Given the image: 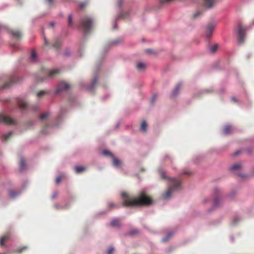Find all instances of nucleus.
<instances>
[{
  "label": "nucleus",
  "instance_id": "6e6d98bb",
  "mask_svg": "<svg viewBox=\"0 0 254 254\" xmlns=\"http://www.w3.org/2000/svg\"><path fill=\"white\" fill-rule=\"evenodd\" d=\"M232 100L235 101H236V99L235 98H232Z\"/></svg>",
  "mask_w": 254,
  "mask_h": 254
},
{
  "label": "nucleus",
  "instance_id": "1a4fd4ad",
  "mask_svg": "<svg viewBox=\"0 0 254 254\" xmlns=\"http://www.w3.org/2000/svg\"><path fill=\"white\" fill-rule=\"evenodd\" d=\"M18 81V80L16 79L15 77H12L10 79V81L9 82H6L4 83L2 86L0 87V89H6L9 88L14 83H15Z\"/></svg>",
  "mask_w": 254,
  "mask_h": 254
},
{
  "label": "nucleus",
  "instance_id": "5fc2aeb1",
  "mask_svg": "<svg viewBox=\"0 0 254 254\" xmlns=\"http://www.w3.org/2000/svg\"><path fill=\"white\" fill-rule=\"evenodd\" d=\"M239 153H240V151H238L236 152L235 155H237V154H238Z\"/></svg>",
  "mask_w": 254,
  "mask_h": 254
},
{
  "label": "nucleus",
  "instance_id": "473e14b6",
  "mask_svg": "<svg viewBox=\"0 0 254 254\" xmlns=\"http://www.w3.org/2000/svg\"><path fill=\"white\" fill-rule=\"evenodd\" d=\"M46 93H47V91L46 90H42L39 92L37 93V96L38 97H41L43 96V95H45Z\"/></svg>",
  "mask_w": 254,
  "mask_h": 254
},
{
  "label": "nucleus",
  "instance_id": "6ab92c4d",
  "mask_svg": "<svg viewBox=\"0 0 254 254\" xmlns=\"http://www.w3.org/2000/svg\"><path fill=\"white\" fill-rule=\"evenodd\" d=\"M123 42V40L122 38H118L111 41L110 42V44L112 46H116L122 43Z\"/></svg>",
  "mask_w": 254,
  "mask_h": 254
},
{
  "label": "nucleus",
  "instance_id": "412c9836",
  "mask_svg": "<svg viewBox=\"0 0 254 254\" xmlns=\"http://www.w3.org/2000/svg\"><path fill=\"white\" fill-rule=\"evenodd\" d=\"M86 170V167L83 166H75L74 167L75 172L78 174Z\"/></svg>",
  "mask_w": 254,
  "mask_h": 254
},
{
  "label": "nucleus",
  "instance_id": "20e7f679",
  "mask_svg": "<svg viewBox=\"0 0 254 254\" xmlns=\"http://www.w3.org/2000/svg\"><path fill=\"white\" fill-rule=\"evenodd\" d=\"M214 201L213 205L215 207L219 206L222 202V199L221 198L220 190L217 188H215L213 191Z\"/></svg>",
  "mask_w": 254,
  "mask_h": 254
},
{
  "label": "nucleus",
  "instance_id": "c03bdc74",
  "mask_svg": "<svg viewBox=\"0 0 254 254\" xmlns=\"http://www.w3.org/2000/svg\"><path fill=\"white\" fill-rule=\"evenodd\" d=\"M27 248V247H23L21 248H19L18 249V252L21 253L23 250H26Z\"/></svg>",
  "mask_w": 254,
  "mask_h": 254
},
{
  "label": "nucleus",
  "instance_id": "6e6552de",
  "mask_svg": "<svg viewBox=\"0 0 254 254\" xmlns=\"http://www.w3.org/2000/svg\"><path fill=\"white\" fill-rule=\"evenodd\" d=\"M70 85L65 82H62L59 84L58 85L57 88L55 91L56 94H59L62 91L64 90H67L70 88Z\"/></svg>",
  "mask_w": 254,
  "mask_h": 254
},
{
  "label": "nucleus",
  "instance_id": "79ce46f5",
  "mask_svg": "<svg viewBox=\"0 0 254 254\" xmlns=\"http://www.w3.org/2000/svg\"><path fill=\"white\" fill-rule=\"evenodd\" d=\"M202 12L200 11H197L196 13H195L194 14H193V17L194 18H196L198 16H199V15L201 14Z\"/></svg>",
  "mask_w": 254,
  "mask_h": 254
},
{
  "label": "nucleus",
  "instance_id": "e433bc0d",
  "mask_svg": "<svg viewBox=\"0 0 254 254\" xmlns=\"http://www.w3.org/2000/svg\"><path fill=\"white\" fill-rule=\"evenodd\" d=\"M87 4V2H81L79 4V8L81 9H83V8H84L86 7Z\"/></svg>",
  "mask_w": 254,
  "mask_h": 254
},
{
  "label": "nucleus",
  "instance_id": "dca6fc26",
  "mask_svg": "<svg viewBox=\"0 0 254 254\" xmlns=\"http://www.w3.org/2000/svg\"><path fill=\"white\" fill-rule=\"evenodd\" d=\"M60 73V70L58 69H54L50 70L48 71V76L49 77H54L56 75Z\"/></svg>",
  "mask_w": 254,
  "mask_h": 254
},
{
  "label": "nucleus",
  "instance_id": "bb28decb",
  "mask_svg": "<svg viewBox=\"0 0 254 254\" xmlns=\"http://www.w3.org/2000/svg\"><path fill=\"white\" fill-rule=\"evenodd\" d=\"M61 46V42L59 40H57L53 45V47L56 49H59Z\"/></svg>",
  "mask_w": 254,
  "mask_h": 254
},
{
  "label": "nucleus",
  "instance_id": "7ed1b4c3",
  "mask_svg": "<svg viewBox=\"0 0 254 254\" xmlns=\"http://www.w3.org/2000/svg\"><path fill=\"white\" fill-rule=\"evenodd\" d=\"M93 19L88 16L83 17L81 21V26L85 32H88L92 27Z\"/></svg>",
  "mask_w": 254,
  "mask_h": 254
},
{
  "label": "nucleus",
  "instance_id": "ea45409f",
  "mask_svg": "<svg viewBox=\"0 0 254 254\" xmlns=\"http://www.w3.org/2000/svg\"><path fill=\"white\" fill-rule=\"evenodd\" d=\"M36 57L37 55L36 52L35 51H33L31 54V59L32 60H35L36 59Z\"/></svg>",
  "mask_w": 254,
  "mask_h": 254
},
{
  "label": "nucleus",
  "instance_id": "58836bf2",
  "mask_svg": "<svg viewBox=\"0 0 254 254\" xmlns=\"http://www.w3.org/2000/svg\"><path fill=\"white\" fill-rule=\"evenodd\" d=\"M49 114L48 113H44L41 115L40 119L41 120H44L46 119L49 116Z\"/></svg>",
  "mask_w": 254,
  "mask_h": 254
},
{
  "label": "nucleus",
  "instance_id": "f8f14e48",
  "mask_svg": "<svg viewBox=\"0 0 254 254\" xmlns=\"http://www.w3.org/2000/svg\"><path fill=\"white\" fill-rule=\"evenodd\" d=\"M232 131V127L231 126L226 125L224 127L222 132L224 134L227 135L230 134Z\"/></svg>",
  "mask_w": 254,
  "mask_h": 254
},
{
  "label": "nucleus",
  "instance_id": "5701e85b",
  "mask_svg": "<svg viewBox=\"0 0 254 254\" xmlns=\"http://www.w3.org/2000/svg\"><path fill=\"white\" fill-rule=\"evenodd\" d=\"M108 207L110 209L118 208L120 206V204H116L114 202H109L108 204Z\"/></svg>",
  "mask_w": 254,
  "mask_h": 254
},
{
  "label": "nucleus",
  "instance_id": "a19ab883",
  "mask_svg": "<svg viewBox=\"0 0 254 254\" xmlns=\"http://www.w3.org/2000/svg\"><path fill=\"white\" fill-rule=\"evenodd\" d=\"M114 251V249L113 248H110L107 251V254H112Z\"/></svg>",
  "mask_w": 254,
  "mask_h": 254
},
{
  "label": "nucleus",
  "instance_id": "603ef678",
  "mask_svg": "<svg viewBox=\"0 0 254 254\" xmlns=\"http://www.w3.org/2000/svg\"><path fill=\"white\" fill-rule=\"evenodd\" d=\"M122 0H119L118 1V4H119V6H120V5L122 4Z\"/></svg>",
  "mask_w": 254,
  "mask_h": 254
},
{
  "label": "nucleus",
  "instance_id": "ddd939ff",
  "mask_svg": "<svg viewBox=\"0 0 254 254\" xmlns=\"http://www.w3.org/2000/svg\"><path fill=\"white\" fill-rule=\"evenodd\" d=\"M136 67L139 71L141 72L145 70L146 65L144 63L139 62L137 64Z\"/></svg>",
  "mask_w": 254,
  "mask_h": 254
},
{
  "label": "nucleus",
  "instance_id": "4c0bfd02",
  "mask_svg": "<svg viewBox=\"0 0 254 254\" xmlns=\"http://www.w3.org/2000/svg\"><path fill=\"white\" fill-rule=\"evenodd\" d=\"M172 235H173V234H171V233H169V234H168L167 235V236L165 238H163V239H162V242H167V241H168V240H169V238H170L172 236Z\"/></svg>",
  "mask_w": 254,
  "mask_h": 254
},
{
  "label": "nucleus",
  "instance_id": "aec40b11",
  "mask_svg": "<svg viewBox=\"0 0 254 254\" xmlns=\"http://www.w3.org/2000/svg\"><path fill=\"white\" fill-rule=\"evenodd\" d=\"M147 125L146 122L145 121H143L141 124L140 130L143 132H145L147 130Z\"/></svg>",
  "mask_w": 254,
  "mask_h": 254
},
{
  "label": "nucleus",
  "instance_id": "09e8293b",
  "mask_svg": "<svg viewBox=\"0 0 254 254\" xmlns=\"http://www.w3.org/2000/svg\"><path fill=\"white\" fill-rule=\"evenodd\" d=\"M44 41H45V44L46 46H47L48 44V40L46 38V37H44Z\"/></svg>",
  "mask_w": 254,
  "mask_h": 254
},
{
  "label": "nucleus",
  "instance_id": "2eb2a0df",
  "mask_svg": "<svg viewBox=\"0 0 254 254\" xmlns=\"http://www.w3.org/2000/svg\"><path fill=\"white\" fill-rule=\"evenodd\" d=\"M122 222L120 219H115L111 221V225L114 227H119L121 226Z\"/></svg>",
  "mask_w": 254,
  "mask_h": 254
},
{
  "label": "nucleus",
  "instance_id": "39448f33",
  "mask_svg": "<svg viewBox=\"0 0 254 254\" xmlns=\"http://www.w3.org/2000/svg\"><path fill=\"white\" fill-rule=\"evenodd\" d=\"M216 27V24L213 22L209 23L206 27L205 30V36L207 39H209L212 34L213 31L214 30Z\"/></svg>",
  "mask_w": 254,
  "mask_h": 254
},
{
  "label": "nucleus",
  "instance_id": "4d7b16f0",
  "mask_svg": "<svg viewBox=\"0 0 254 254\" xmlns=\"http://www.w3.org/2000/svg\"><path fill=\"white\" fill-rule=\"evenodd\" d=\"M189 173L188 172H185L184 174H188Z\"/></svg>",
  "mask_w": 254,
  "mask_h": 254
},
{
  "label": "nucleus",
  "instance_id": "b1692460",
  "mask_svg": "<svg viewBox=\"0 0 254 254\" xmlns=\"http://www.w3.org/2000/svg\"><path fill=\"white\" fill-rule=\"evenodd\" d=\"M181 84H178L177 85V86H176V87L175 88L174 90H173V95L174 96H176V95L178 94V93H179L180 89H181Z\"/></svg>",
  "mask_w": 254,
  "mask_h": 254
},
{
  "label": "nucleus",
  "instance_id": "f257e3e1",
  "mask_svg": "<svg viewBox=\"0 0 254 254\" xmlns=\"http://www.w3.org/2000/svg\"><path fill=\"white\" fill-rule=\"evenodd\" d=\"M153 200L145 191H141L138 194L133 197H128V207H140L152 205Z\"/></svg>",
  "mask_w": 254,
  "mask_h": 254
},
{
  "label": "nucleus",
  "instance_id": "9b49d317",
  "mask_svg": "<svg viewBox=\"0 0 254 254\" xmlns=\"http://www.w3.org/2000/svg\"><path fill=\"white\" fill-rule=\"evenodd\" d=\"M204 5L206 7L211 8L216 3L217 0H203Z\"/></svg>",
  "mask_w": 254,
  "mask_h": 254
},
{
  "label": "nucleus",
  "instance_id": "a211bd4d",
  "mask_svg": "<svg viewBox=\"0 0 254 254\" xmlns=\"http://www.w3.org/2000/svg\"><path fill=\"white\" fill-rule=\"evenodd\" d=\"M121 196L123 200L122 205L124 206H127V193L126 192H123L121 193Z\"/></svg>",
  "mask_w": 254,
  "mask_h": 254
},
{
  "label": "nucleus",
  "instance_id": "a18cd8bd",
  "mask_svg": "<svg viewBox=\"0 0 254 254\" xmlns=\"http://www.w3.org/2000/svg\"><path fill=\"white\" fill-rule=\"evenodd\" d=\"M54 0H47V2L49 5H51L53 3Z\"/></svg>",
  "mask_w": 254,
  "mask_h": 254
},
{
  "label": "nucleus",
  "instance_id": "c9c22d12",
  "mask_svg": "<svg viewBox=\"0 0 254 254\" xmlns=\"http://www.w3.org/2000/svg\"><path fill=\"white\" fill-rule=\"evenodd\" d=\"M63 177H64V176L63 175H60V176H58L56 180V184H59L61 182V181L62 180V179L63 178Z\"/></svg>",
  "mask_w": 254,
  "mask_h": 254
},
{
  "label": "nucleus",
  "instance_id": "423d86ee",
  "mask_svg": "<svg viewBox=\"0 0 254 254\" xmlns=\"http://www.w3.org/2000/svg\"><path fill=\"white\" fill-rule=\"evenodd\" d=\"M237 32L239 36V41L240 43L244 42V37L245 36V29L243 27L241 23H239L237 27Z\"/></svg>",
  "mask_w": 254,
  "mask_h": 254
},
{
  "label": "nucleus",
  "instance_id": "c756f323",
  "mask_svg": "<svg viewBox=\"0 0 254 254\" xmlns=\"http://www.w3.org/2000/svg\"><path fill=\"white\" fill-rule=\"evenodd\" d=\"M97 81H98L97 78L96 77H95L94 79V80L92 81L91 85H90V86L89 87V89H90V90L93 89V88L94 87V86H95V85L96 84V83H97Z\"/></svg>",
  "mask_w": 254,
  "mask_h": 254
},
{
  "label": "nucleus",
  "instance_id": "9d476101",
  "mask_svg": "<svg viewBox=\"0 0 254 254\" xmlns=\"http://www.w3.org/2000/svg\"><path fill=\"white\" fill-rule=\"evenodd\" d=\"M10 32L13 37L16 40H19L21 38L22 34L19 30H12Z\"/></svg>",
  "mask_w": 254,
  "mask_h": 254
},
{
  "label": "nucleus",
  "instance_id": "f704fd0d",
  "mask_svg": "<svg viewBox=\"0 0 254 254\" xmlns=\"http://www.w3.org/2000/svg\"><path fill=\"white\" fill-rule=\"evenodd\" d=\"M159 173L162 179H164L167 178L165 172L162 169L159 170Z\"/></svg>",
  "mask_w": 254,
  "mask_h": 254
},
{
  "label": "nucleus",
  "instance_id": "13d9d810",
  "mask_svg": "<svg viewBox=\"0 0 254 254\" xmlns=\"http://www.w3.org/2000/svg\"><path fill=\"white\" fill-rule=\"evenodd\" d=\"M237 223V221H236V220H235V223Z\"/></svg>",
  "mask_w": 254,
  "mask_h": 254
},
{
  "label": "nucleus",
  "instance_id": "f03ea898",
  "mask_svg": "<svg viewBox=\"0 0 254 254\" xmlns=\"http://www.w3.org/2000/svg\"><path fill=\"white\" fill-rule=\"evenodd\" d=\"M169 180L170 182V187L168 190L163 194L164 198L169 197L173 190L179 189L181 185V182L175 178H169Z\"/></svg>",
  "mask_w": 254,
  "mask_h": 254
},
{
  "label": "nucleus",
  "instance_id": "cd10ccee",
  "mask_svg": "<svg viewBox=\"0 0 254 254\" xmlns=\"http://www.w3.org/2000/svg\"><path fill=\"white\" fill-rule=\"evenodd\" d=\"M241 165L240 164H235L233 165L230 168L231 171H235L236 170H239L241 168Z\"/></svg>",
  "mask_w": 254,
  "mask_h": 254
},
{
  "label": "nucleus",
  "instance_id": "3c124183",
  "mask_svg": "<svg viewBox=\"0 0 254 254\" xmlns=\"http://www.w3.org/2000/svg\"><path fill=\"white\" fill-rule=\"evenodd\" d=\"M238 175H239L240 177H242V178H245V175H242V174H239Z\"/></svg>",
  "mask_w": 254,
  "mask_h": 254
},
{
  "label": "nucleus",
  "instance_id": "a878e982",
  "mask_svg": "<svg viewBox=\"0 0 254 254\" xmlns=\"http://www.w3.org/2000/svg\"><path fill=\"white\" fill-rule=\"evenodd\" d=\"M139 234V231L137 229H132L128 233V235L131 236H135Z\"/></svg>",
  "mask_w": 254,
  "mask_h": 254
},
{
  "label": "nucleus",
  "instance_id": "c85d7f7f",
  "mask_svg": "<svg viewBox=\"0 0 254 254\" xmlns=\"http://www.w3.org/2000/svg\"><path fill=\"white\" fill-rule=\"evenodd\" d=\"M73 25V22L72 21V16L71 14H69L68 16V26L71 27Z\"/></svg>",
  "mask_w": 254,
  "mask_h": 254
},
{
  "label": "nucleus",
  "instance_id": "4be33fe9",
  "mask_svg": "<svg viewBox=\"0 0 254 254\" xmlns=\"http://www.w3.org/2000/svg\"><path fill=\"white\" fill-rule=\"evenodd\" d=\"M18 105L21 110H24L26 108L27 104L25 101L21 100L18 102Z\"/></svg>",
  "mask_w": 254,
  "mask_h": 254
},
{
  "label": "nucleus",
  "instance_id": "49530a36",
  "mask_svg": "<svg viewBox=\"0 0 254 254\" xmlns=\"http://www.w3.org/2000/svg\"><path fill=\"white\" fill-rule=\"evenodd\" d=\"M145 51H146V53L149 54H151L153 53V51L151 49H147V50H146Z\"/></svg>",
  "mask_w": 254,
  "mask_h": 254
},
{
  "label": "nucleus",
  "instance_id": "72a5a7b5",
  "mask_svg": "<svg viewBox=\"0 0 254 254\" xmlns=\"http://www.w3.org/2000/svg\"><path fill=\"white\" fill-rule=\"evenodd\" d=\"M217 48H218V45L215 44L213 46L211 47V48H210V50L211 52L214 53L217 50Z\"/></svg>",
  "mask_w": 254,
  "mask_h": 254
},
{
  "label": "nucleus",
  "instance_id": "393cba45",
  "mask_svg": "<svg viewBox=\"0 0 254 254\" xmlns=\"http://www.w3.org/2000/svg\"><path fill=\"white\" fill-rule=\"evenodd\" d=\"M19 167H20V169L21 170H23L25 169V160L23 158H21L20 160Z\"/></svg>",
  "mask_w": 254,
  "mask_h": 254
},
{
  "label": "nucleus",
  "instance_id": "8fccbe9b",
  "mask_svg": "<svg viewBox=\"0 0 254 254\" xmlns=\"http://www.w3.org/2000/svg\"><path fill=\"white\" fill-rule=\"evenodd\" d=\"M54 25H55V23L53 22H51L49 24V25L51 27H53L54 26Z\"/></svg>",
  "mask_w": 254,
  "mask_h": 254
},
{
  "label": "nucleus",
  "instance_id": "2f4dec72",
  "mask_svg": "<svg viewBox=\"0 0 254 254\" xmlns=\"http://www.w3.org/2000/svg\"><path fill=\"white\" fill-rule=\"evenodd\" d=\"M12 134H13L12 132H9L8 133L3 135V139L5 140H7L12 135Z\"/></svg>",
  "mask_w": 254,
  "mask_h": 254
},
{
  "label": "nucleus",
  "instance_id": "864d4df0",
  "mask_svg": "<svg viewBox=\"0 0 254 254\" xmlns=\"http://www.w3.org/2000/svg\"><path fill=\"white\" fill-rule=\"evenodd\" d=\"M64 55H65V56H68V55H70V52H65V53H64Z\"/></svg>",
  "mask_w": 254,
  "mask_h": 254
},
{
  "label": "nucleus",
  "instance_id": "37998d69",
  "mask_svg": "<svg viewBox=\"0 0 254 254\" xmlns=\"http://www.w3.org/2000/svg\"><path fill=\"white\" fill-rule=\"evenodd\" d=\"M9 195H10V196L11 197H13L15 196L16 195V193L15 192V191H13V190H10V191H9Z\"/></svg>",
  "mask_w": 254,
  "mask_h": 254
},
{
  "label": "nucleus",
  "instance_id": "f3484780",
  "mask_svg": "<svg viewBox=\"0 0 254 254\" xmlns=\"http://www.w3.org/2000/svg\"><path fill=\"white\" fill-rule=\"evenodd\" d=\"M112 158L113 159V164L115 166H116L117 167H119L121 166V165H122L121 161L119 160L117 158L115 157L114 156V157H112Z\"/></svg>",
  "mask_w": 254,
  "mask_h": 254
},
{
  "label": "nucleus",
  "instance_id": "0eeeda50",
  "mask_svg": "<svg viewBox=\"0 0 254 254\" xmlns=\"http://www.w3.org/2000/svg\"><path fill=\"white\" fill-rule=\"evenodd\" d=\"M0 123H2L7 125H13L16 123L14 120L3 114H0Z\"/></svg>",
  "mask_w": 254,
  "mask_h": 254
},
{
  "label": "nucleus",
  "instance_id": "7c9ffc66",
  "mask_svg": "<svg viewBox=\"0 0 254 254\" xmlns=\"http://www.w3.org/2000/svg\"><path fill=\"white\" fill-rule=\"evenodd\" d=\"M103 154L104 155H105V156H110L111 157V158L112 157H114V155L109 150H104L103 151Z\"/></svg>",
  "mask_w": 254,
  "mask_h": 254
},
{
  "label": "nucleus",
  "instance_id": "4468645a",
  "mask_svg": "<svg viewBox=\"0 0 254 254\" xmlns=\"http://www.w3.org/2000/svg\"><path fill=\"white\" fill-rule=\"evenodd\" d=\"M9 234H6L3 236L0 240V245L1 246H3L4 245V243L9 239Z\"/></svg>",
  "mask_w": 254,
  "mask_h": 254
},
{
  "label": "nucleus",
  "instance_id": "de8ad7c7",
  "mask_svg": "<svg viewBox=\"0 0 254 254\" xmlns=\"http://www.w3.org/2000/svg\"><path fill=\"white\" fill-rule=\"evenodd\" d=\"M157 97V95H154L152 97V100H151V102L153 103H154V101H155V98H156Z\"/></svg>",
  "mask_w": 254,
  "mask_h": 254
}]
</instances>
